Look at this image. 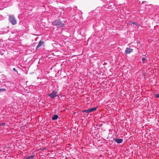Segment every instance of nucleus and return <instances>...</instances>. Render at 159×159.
Listing matches in <instances>:
<instances>
[{
    "label": "nucleus",
    "instance_id": "1",
    "mask_svg": "<svg viewBox=\"0 0 159 159\" xmlns=\"http://www.w3.org/2000/svg\"><path fill=\"white\" fill-rule=\"evenodd\" d=\"M52 25H56L58 28L63 27L64 26V24L62 23L59 19H57L54 21L52 23Z\"/></svg>",
    "mask_w": 159,
    "mask_h": 159
},
{
    "label": "nucleus",
    "instance_id": "2",
    "mask_svg": "<svg viewBox=\"0 0 159 159\" xmlns=\"http://www.w3.org/2000/svg\"><path fill=\"white\" fill-rule=\"evenodd\" d=\"M58 91L57 89H55L53 90L52 93L50 94H48V96L52 98H55L57 96V93Z\"/></svg>",
    "mask_w": 159,
    "mask_h": 159
},
{
    "label": "nucleus",
    "instance_id": "3",
    "mask_svg": "<svg viewBox=\"0 0 159 159\" xmlns=\"http://www.w3.org/2000/svg\"><path fill=\"white\" fill-rule=\"evenodd\" d=\"M9 20L12 25H15L16 24V21L14 15H10Z\"/></svg>",
    "mask_w": 159,
    "mask_h": 159
},
{
    "label": "nucleus",
    "instance_id": "4",
    "mask_svg": "<svg viewBox=\"0 0 159 159\" xmlns=\"http://www.w3.org/2000/svg\"><path fill=\"white\" fill-rule=\"evenodd\" d=\"M133 49L130 48H127L125 51V53L126 54H129L132 52Z\"/></svg>",
    "mask_w": 159,
    "mask_h": 159
},
{
    "label": "nucleus",
    "instance_id": "5",
    "mask_svg": "<svg viewBox=\"0 0 159 159\" xmlns=\"http://www.w3.org/2000/svg\"><path fill=\"white\" fill-rule=\"evenodd\" d=\"M114 140L117 143H121L123 142V139H118L117 138H115L114 139Z\"/></svg>",
    "mask_w": 159,
    "mask_h": 159
},
{
    "label": "nucleus",
    "instance_id": "6",
    "mask_svg": "<svg viewBox=\"0 0 159 159\" xmlns=\"http://www.w3.org/2000/svg\"><path fill=\"white\" fill-rule=\"evenodd\" d=\"M44 44V42L43 41H40L39 43L37 45L36 47V49L37 48H38L41 46L43 44Z\"/></svg>",
    "mask_w": 159,
    "mask_h": 159
},
{
    "label": "nucleus",
    "instance_id": "7",
    "mask_svg": "<svg viewBox=\"0 0 159 159\" xmlns=\"http://www.w3.org/2000/svg\"><path fill=\"white\" fill-rule=\"evenodd\" d=\"M97 109V107H94V108H91L89 109V111L90 112H93L95 111Z\"/></svg>",
    "mask_w": 159,
    "mask_h": 159
},
{
    "label": "nucleus",
    "instance_id": "8",
    "mask_svg": "<svg viewBox=\"0 0 159 159\" xmlns=\"http://www.w3.org/2000/svg\"><path fill=\"white\" fill-rule=\"evenodd\" d=\"M58 118V116L57 115H54L53 116L52 118V119L54 120H56Z\"/></svg>",
    "mask_w": 159,
    "mask_h": 159
},
{
    "label": "nucleus",
    "instance_id": "9",
    "mask_svg": "<svg viewBox=\"0 0 159 159\" xmlns=\"http://www.w3.org/2000/svg\"><path fill=\"white\" fill-rule=\"evenodd\" d=\"M34 157V156L33 155H31L28 157H26L27 159H33Z\"/></svg>",
    "mask_w": 159,
    "mask_h": 159
},
{
    "label": "nucleus",
    "instance_id": "10",
    "mask_svg": "<svg viewBox=\"0 0 159 159\" xmlns=\"http://www.w3.org/2000/svg\"><path fill=\"white\" fill-rule=\"evenodd\" d=\"M83 111H84V112H86V113H89L90 112L89 109L87 110H83Z\"/></svg>",
    "mask_w": 159,
    "mask_h": 159
},
{
    "label": "nucleus",
    "instance_id": "11",
    "mask_svg": "<svg viewBox=\"0 0 159 159\" xmlns=\"http://www.w3.org/2000/svg\"><path fill=\"white\" fill-rule=\"evenodd\" d=\"M146 59L144 57H143L142 58V61H143V63L144 62V61L145 60H146Z\"/></svg>",
    "mask_w": 159,
    "mask_h": 159
},
{
    "label": "nucleus",
    "instance_id": "12",
    "mask_svg": "<svg viewBox=\"0 0 159 159\" xmlns=\"http://www.w3.org/2000/svg\"><path fill=\"white\" fill-rule=\"evenodd\" d=\"M5 125V123H1V124H0V126H4Z\"/></svg>",
    "mask_w": 159,
    "mask_h": 159
},
{
    "label": "nucleus",
    "instance_id": "13",
    "mask_svg": "<svg viewBox=\"0 0 159 159\" xmlns=\"http://www.w3.org/2000/svg\"><path fill=\"white\" fill-rule=\"evenodd\" d=\"M155 97L156 98H159V94H156Z\"/></svg>",
    "mask_w": 159,
    "mask_h": 159
},
{
    "label": "nucleus",
    "instance_id": "14",
    "mask_svg": "<svg viewBox=\"0 0 159 159\" xmlns=\"http://www.w3.org/2000/svg\"><path fill=\"white\" fill-rule=\"evenodd\" d=\"M13 69V70H14V71H16V72L17 73V71L16 70V69L15 68H14Z\"/></svg>",
    "mask_w": 159,
    "mask_h": 159
},
{
    "label": "nucleus",
    "instance_id": "15",
    "mask_svg": "<svg viewBox=\"0 0 159 159\" xmlns=\"http://www.w3.org/2000/svg\"><path fill=\"white\" fill-rule=\"evenodd\" d=\"M133 23H134V22H132V21H130V23L129 24H130V25H131V24H133Z\"/></svg>",
    "mask_w": 159,
    "mask_h": 159
},
{
    "label": "nucleus",
    "instance_id": "16",
    "mask_svg": "<svg viewBox=\"0 0 159 159\" xmlns=\"http://www.w3.org/2000/svg\"><path fill=\"white\" fill-rule=\"evenodd\" d=\"M133 24H134V25H138L137 24V23H136V22H135V23L134 22V23H133Z\"/></svg>",
    "mask_w": 159,
    "mask_h": 159
},
{
    "label": "nucleus",
    "instance_id": "17",
    "mask_svg": "<svg viewBox=\"0 0 159 159\" xmlns=\"http://www.w3.org/2000/svg\"><path fill=\"white\" fill-rule=\"evenodd\" d=\"M23 159H27V157H25V158H23Z\"/></svg>",
    "mask_w": 159,
    "mask_h": 159
}]
</instances>
